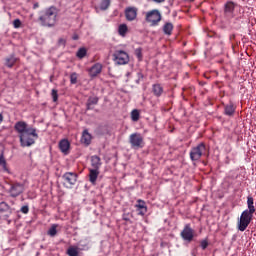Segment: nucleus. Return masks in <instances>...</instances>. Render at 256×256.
Masks as SVG:
<instances>
[{
    "label": "nucleus",
    "mask_w": 256,
    "mask_h": 256,
    "mask_svg": "<svg viewBox=\"0 0 256 256\" xmlns=\"http://www.w3.org/2000/svg\"><path fill=\"white\" fill-rule=\"evenodd\" d=\"M20 211L24 213V215H27V213H29V206H22Z\"/></svg>",
    "instance_id": "4c0bfd02"
},
{
    "label": "nucleus",
    "mask_w": 256,
    "mask_h": 256,
    "mask_svg": "<svg viewBox=\"0 0 256 256\" xmlns=\"http://www.w3.org/2000/svg\"><path fill=\"white\" fill-rule=\"evenodd\" d=\"M247 207L248 209H246L247 213H251L252 215L255 213V202L253 200V197L248 196L247 197Z\"/></svg>",
    "instance_id": "412c9836"
},
{
    "label": "nucleus",
    "mask_w": 256,
    "mask_h": 256,
    "mask_svg": "<svg viewBox=\"0 0 256 256\" xmlns=\"http://www.w3.org/2000/svg\"><path fill=\"white\" fill-rule=\"evenodd\" d=\"M66 253H67L68 256H79V248L75 247V246H70L67 249Z\"/></svg>",
    "instance_id": "bb28decb"
},
{
    "label": "nucleus",
    "mask_w": 256,
    "mask_h": 256,
    "mask_svg": "<svg viewBox=\"0 0 256 256\" xmlns=\"http://www.w3.org/2000/svg\"><path fill=\"white\" fill-rule=\"evenodd\" d=\"M48 235L50 237H55L57 235V224H53L50 229L48 230Z\"/></svg>",
    "instance_id": "473e14b6"
},
{
    "label": "nucleus",
    "mask_w": 256,
    "mask_h": 256,
    "mask_svg": "<svg viewBox=\"0 0 256 256\" xmlns=\"http://www.w3.org/2000/svg\"><path fill=\"white\" fill-rule=\"evenodd\" d=\"M33 9H39V2L33 4Z\"/></svg>",
    "instance_id": "79ce46f5"
},
{
    "label": "nucleus",
    "mask_w": 256,
    "mask_h": 256,
    "mask_svg": "<svg viewBox=\"0 0 256 256\" xmlns=\"http://www.w3.org/2000/svg\"><path fill=\"white\" fill-rule=\"evenodd\" d=\"M52 95V99L54 101V103H57L58 99H59V94L57 93V90L53 89L51 92Z\"/></svg>",
    "instance_id": "f704fd0d"
},
{
    "label": "nucleus",
    "mask_w": 256,
    "mask_h": 256,
    "mask_svg": "<svg viewBox=\"0 0 256 256\" xmlns=\"http://www.w3.org/2000/svg\"><path fill=\"white\" fill-rule=\"evenodd\" d=\"M72 39H73L74 41H77V39H79V36H78L77 34H75V35L72 37Z\"/></svg>",
    "instance_id": "c03bdc74"
},
{
    "label": "nucleus",
    "mask_w": 256,
    "mask_h": 256,
    "mask_svg": "<svg viewBox=\"0 0 256 256\" xmlns=\"http://www.w3.org/2000/svg\"><path fill=\"white\" fill-rule=\"evenodd\" d=\"M97 103H99V97H89L86 103L87 111H91V109H93V105H97Z\"/></svg>",
    "instance_id": "aec40b11"
},
{
    "label": "nucleus",
    "mask_w": 256,
    "mask_h": 256,
    "mask_svg": "<svg viewBox=\"0 0 256 256\" xmlns=\"http://www.w3.org/2000/svg\"><path fill=\"white\" fill-rule=\"evenodd\" d=\"M91 166L93 167L92 169L99 170L101 169V158L99 156H92L91 157Z\"/></svg>",
    "instance_id": "4be33fe9"
},
{
    "label": "nucleus",
    "mask_w": 256,
    "mask_h": 256,
    "mask_svg": "<svg viewBox=\"0 0 256 256\" xmlns=\"http://www.w3.org/2000/svg\"><path fill=\"white\" fill-rule=\"evenodd\" d=\"M152 92L155 97H161V95H163V86H161V84H154L152 86Z\"/></svg>",
    "instance_id": "5701e85b"
},
{
    "label": "nucleus",
    "mask_w": 256,
    "mask_h": 256,
    "mask_svg": "<svg viewBox=\"0 0 256 256\" xmlns=\"http://www.w3.org/2000/svg\"><path fill=\"white\" fill-rule=\"evenodd\" d=\"M0 165H3V166L6 165L5 158L3 157V154H0Z\"/></svg>",
    "instance_id": "ea45409f"
},
{
    "label": "nucleus",
    "mask_w": 256,
    "mask_h": 256,
    "mask_svg": "<svg viewBox=\"0 0 256 256\" xmlns=\"http://www.w3.org/2000/svg\"><path fill=\"white\" fill-rule=\"evenodd\" d=\"M129 143L132 149H143L145 147V140L141 133H133L129 136Z\"/></svg>",
    "instance_id": "20e7f679"
},
{
    "label": "nucleus",
    "mask_w": 256,
    "mask_h": 256,
    "mask_svg": "<svg viewBox=\"0 0 256 256\" xmlns=\"http://www.w3.org/2000/svg\"><path fill=\"white\" fill-rule=\"evenodd\" d=\"M3 123V114H0V125Z\"/></svg>",
    "instance_id": "49530a36"
},
{
    "label": "nucleus",
    "mask_w": 256,
    "mask_h": 256,
    "mask_svg": "<svg viewBox=\"0 0 256 256\" xmlns=\"http://www.w3.org/2000/svg\"><path fill=\"white\" fill-rule=\"evenodd\" d=\"M62 179L65 181L66 185H69L68 187H71L72 185H75L77 183V173L74 172H66Z\"/></svg>",
    "instance_id": "9d476101"
},
{
    "label": "nucleus",
    "mask_w": 256,
    "mask_h": 256,
    "mask_svg": "<svg viewBox=\"0 0 256 256\" xmlns=\"http://www.w3.org/2000/svg\"><path fill=\"white\" fill-rule=\"evenodd\" d=\"M86 55H87V49L85 48H80L76 53V57H78V59H83Z\"/></svg>",
    "instance_id": "2f4dec72"
},
{
    "label": "nucleus",
    "mask_w": 256,
    "mask_h": 256,
    "mask_svg": "<svg viewBox=\"0 0 256 256\" xmlns=\"http://www.w3.org/2000/svg\"><path fill=\"white\" fill-rule=\"evenodd\" d=\"M99 170L97 169H93L90 168L89 169V181L90 183H92L93 185H95V183H97V177H99Z\"/></svg>",
    "instance_id": "6ab92c4d"
},
{
    "label": "nucleus",
    "mask_w": 256,
    "mask_h": 256,
    "mask_svg": "<svg viewBox=\"0 0 256 256\" xmlns=\"http://www.w3.org/2000/svg\"><path fill=\"white\" fill-rule=\"evenodd\" d=\"M93 139V136L89 133V130H84L82 132V137H81V143L84 145H91V140Z\"/></svg>",
    "instance_id": "f3484780"
},
{
    "label": "nucleus",
    "mask_w": 256,
    "mask_h": 256,
    "mask_svg": "<svg viewBox=\"0 0 256 256\" xmlns=\"http://www.w3.org/2000/svg\"><path fill=\"white\" fill-rule=\"evenodd\" d=\"M8 221V224H10L11 223V220H7Z\"/></svg>",
    "instance_id": "09e8293b"
},
{
    "label": "nucleus",
    "mask_w": 256,
    "mask_h": 256,
    "mask_svg": "<svg viewBox=\"0 0 256 256\" xmlns=\"http://www.w3.org/2000/svg\"><path fill=\"white\" fill-rule=\"evenodd\" d=\"M154 3H165V0H152Z\"/></svg>",
    "instance_id": "37998d69"
},
{
    "label": "nucleus",
    "mask_w": 256,
    "mask_h": 256,
    "mask_svg": "<svg viewBox=\"0 0 256 256\" xmlns=\"http://www.w3.org/2000/svg\"><path fill=\"white\" fill-rule=\"evenodd\" d=\"M200 247H201V249H203V251H205V249H207V247H209V242L207 240H202L200 242Z\"/></svg>",
    "instance_id": "c9c22d12"
},
{
    "label": "nucleus",
    "mask_w": 256,
    "mask_h": 256,
    "mask_svg": "<svg viewBox=\"0 0 256 256\" xmlns=\"http://www.w3.org/2000/svg\"><path fill=\"white\" fill-rule=\"evenodd\" d=\"M207 153V146L205 143H200L196 147H193L190 151V159L191 161H199L201 157L206 155Z\"/></svg>",
    "instance_id": "7ed1b4c3"
},
{
    "label": "nucleus",
    "mask_w": 256,
    "mask_h": 256,
    "mask_svg": "<svg viewBox=\"0 0 256 256\" xmlns=\"http://www.w3.org/2000/svg\"><path fill=\"white\" fill-rule=\"evenodd\" d=\"M111 5V0H101L100 9L101 11H107Z\"/></svg>",
    "instance_id": "c756f323"
},
{
    "label": "nucleus",
    "mask_w": 256,
    "mask_h": 256,
    "mask_svg": "<svg viewBox=\"0 0 256 256\" xmlns=\"http://www.w3.org/2000/svg\"><path fill=\"white\" fill-rule=\"evenodd\" d=\"M185 1H188V3H193V1L195 0H185Z\"/></svg>",
    "instance_id": "de8ad7c7"
},
{
    "label": "nucleus",
    "mask_w": 256,
    "mask_h": 256,
    "mask_svg": "<svg viewBox=\"0 0 256 256\" xmlns=\"http://www.w3.org/2000/svg\"><path fill=\"white\" fill-rule=\"evenodd\" d=\"M140 117H141V113L139 112L138 109H134L131 111V120L134 123H137V121H139Z\"/></svg>",
    "instance_id": "cd10ccee"
},
{
    "label": "nucleus",
    "mask_w": 256,
    "mask_h": 256,
    "mask_svg": "<svg viewBox=\"0 0 256 256\" xmlns=\"http://www.w3.org/2000/svg\"><path fill=\"white\" fill-rule=\"evenodd\" d=\"M180 235L184 241L191 243L195 237V231L191 228V224H186Z\"/></svg>",
    "instance_id": "1a4fd4ad"
},
{
    "label": "nucleus",
    "mask_w": 256,
    "mask_h": 256,
    "mask_svg": "<svg viewBox=\"0 0 256 256\" xmlns=\"http://www.w3.org/2000/svg\"><path fill=\"white\" fill-rule=\"evenodd\" d=\"M134 54L137 57L138 61H143V48H136Z\"/></svg>",
    "instance_id": "7c9ffc66"
},
{
    "label": "nucleus",
    "mask_w": 256,
    "mask_h": 256,
    "mask_svg": "<svg viewBox=\"0 0 256 256\" xmlns=\"http://www.w3.org/2000/svg\"><path fill=\"white\" fill-rule=\"evenodd\" d=\"M252 220H253V214H251L250 212H247V210H244L238 222V230L245 231L247 227H249V224L251 223Z\"/></svg>",
    "instance_id": "423d86ee"
},
{
    "label": "nucleus",
    "mask_w": 256,
    "mask_h": 256,
    "mask_svg": "<svg viewBox=\"0 0 256 256\" xmlns=\"http://www.w3.org/2000/svg\"><path fill=\"white\" fill-rule=\"evenodd\" d=\"M57 15H59L57 7L50 6L39 12L38 21L42 27H55Z\"/></svg>",
    "instance_id": "f257e3e1"
},
{
    "label": "nucleus",
    "mask_w": 256,
    "mask_h": 256,
    "mask_svg": "<svg viewBox=\"0 0 256 256\" xmlns=\"http://www.w3.org/2000/svg\"><path fill=\"white\" fill-rule=\"evenodd\" d=\"M161 19V12H159L157 9L146 12L145 20L147 23H150L151 27H157Z\"/></svg>",
    "instance_id": "39448f33"
},
{
    "label": "nucleus",
    "mask_w": 256,
    "mask_h": 256,
    "mask_svg": "<svg viewBox=\"0 0 256 256\" xmlns=\"http://www.w3.org/2000/svg\"><path fill=\"white\" fill-rule=\"evenodd\" d=\"M13 26L15 29H19V27H21V20L20 19H15L13 21Z\"/></svg>",
    "instance_id": "e433bc0d"
},
{
    "label": "nucleus",
    "mask_w": 256,
    "mask_h": 256,
    "mask_svg": "<svg viewBox=\"0 0 256 256\" xmlns=\"http://www.w3.org/2000/svg\"><path fill=\"white\" fill-rule=\"evenodd\" d=\"M113 57L117 65H127L129 63V54L123 50H116Z\"/></svg>",
    "instance_id": "0eeeda50"
},
{
    "label": "nucleus",
    "mask_w": 256,
    "mask_h": 256,
    "mask_svg": "<svg viewBox=\"0 0 256 256\" xmlns=\"http://www.w3.org/2000/svg\"><path fill=\"white\" fill-rule=\"evenodd\" d=\"M65 43H67V41L65 39H63V38H60L58 40V45H62L63 47H65Z\"/></svg>",
    "instance_id": "58836bf2"
},
{
    "label": "nucleus",
    "mask_w": 256,
    "mask_h": 256,
    "mask_svg": "<svg viewBox=\"0 0 256 256\" xmlns=\"http://www.w3.org/2000/svg\"><path fill=\"white\" fill-rule=\"evenodd\" d=\"M137 211H138V215H140L141 217L145 216V214L147 213V205L145 204L144 200H137V204L135 205Z\"/></svg>",
    "instance_id": "2eb2a0df"
},
{
    "label": "nucleus",
    "mask_w": 256,
    "mask_h": 256,
    "mask_svg": "<svg viewBox=\"0 0 256 256\" xmlns=\"http://www.w3.org/2000/svg\"><path fill=\"white\" fill-rule=\"evenodd\" d=\"M138 11L137 7H127L125 9V17L127 21H135V19H137Z\"/></svg>",
    "instance_id": "f8f14e48"
},
{
    "label": "nucleus",
    "mask_w": 256,
    "mask_h": 256,
    "mask_svg": "<svg viewBox=\"0 0 256 256\" xmlns=\"http://www.w3.org/2000/svg\"><path fill=\"white\" fill-rule=\"evenodd\" d=\"M15 63H17V58H15V56H10L8 58H6V67H9V69H11V67H13V65H15Z\"/></svg>",
    "instance_id": "c85d7f7f"
},
{
    "label": "nucleus",
    "mask_w": 256,
    "mask_h": 256,
    "mask_svg": "<svg viewBox=\"0 0 256 256\" xmlns=\"http://www.w3.org/2000/svg\"><path fill=\"white\" fill-rule=\"evenodd\" d=\"M0 213H11V206L7 202H0Z\"/></svg>",
    "instance_id": "a878e982"
},
{
    "label": "nucleus",
    "mask_w": 256,
    "mask_h": 256,
    "mask_svg": "<svg viewBox=\"0 0 256 256\" xmlns=\"http://www.w3.org/2000/svg\"><path fill=\"white\" fill-rule=\"evenodd\" d=\"M138 79H143V73H138Z\"/></svg>",
    "instance_id": "a18cd8bd"
},
{
    "label": "nucleus",
    "mask_w": 256,
    "mask_h": 256,
    "mask_svg": "<svg viewBox=\"0 0 256 256\" xmlns=\"http://www.w3.org/2000/svg\"><path fill=\"white\" fill-rule=\"evenodd\" d=\"M23 191H25V185L19 182H14L10 184V188L8 189L10 197L13 198L19 197V195H21Z\"/></svg>",
    "instance_id": "6e6552de"
},
{
    "label": "nucleus",
    "mask_w": 256,
    "mask_h": 256,
    "mask_svg": "<svg viewBox=\"0 0 256 256\" xmlns=\"http://www.w3.org/2000/svg\"><path fill=\"white\" fill-rule=\"evenodd\" d=\"M122 219L123 221H131V219L129 218V214H123Z\"/></svg>",
    "instance_id": "a19ab883"
},
{
    "label": "nucleus",
    "mask_w": 256,
    "mask_h": 256,
    "mask_svg": "<svg viewBox=\"0 0 256 256\" xmlns=\"http://www.w3.org/2000/svg\"><path fill=\"white\" fill-rule=\"evenodd\" d=\"M14 129L15 131H17L19 135H23V133L29 131V127H27V124L25 121L16 122V124L14 125Z\"/></svg>",
    "instance_id": "4468645a"
},
{
    "label": "nucleus",
    "mask_w": 256,
    "mask_h": 256,
    "mask_svg": "<svg viewBox=\"0 0 256 256\" xmlns=\"http://www.w3.org/2000/svg\"><path fill=\"white\" fill-rule=\"evenodd\" d=\"M77 79H78L77 72H73V73L70 75V83H71V85L77 84Z\"/></svg>",
    "instance_id": "72a5a7b5"
},
{
    "label": "nucleus",
    "mask_w": 256,
    "mask_h": 256,
    "mask_svg": "<svg viewBox=\"0 0 256 256\" xmlns=\"http://www.w3.org/2000/svg\"><path fill=\"white\" fill-rule=\"evenodd\" d=\"M235 7H237V4L233 1H228L224 5V13L227 15V17H233V13H235Z\"/></svg>",
    "instance_id": "ddd939ff"
},
{
    "label": "nucleus",
    "mask_w": 256,
    "mask_h": 256,
    "mask_svg": "<svg viewBox=\"0 0 256 256\" xmlns=\"http://www.w3.org/2000/svg\"><path fill=\"white\" fill-rule=\"evenodd\" d=\"M19 139L21 147H31L39 139V134H37V129L29 127L27 131L19 135Z\"/></svg>",
    "instance_id": "f03ea898"
},
{
    "label": "nucleus",
    "mask_w": 256,
    "mask_h": 256,
    "mask_svg": "<svg viewBox=\"0 0 256 256\" xmlns=\"http://www.w3.org/2000/svg\"><path fill=\"white\" fill-rule=\"evenodd\" d=\"M128 32L129 27H127V24H120L118 26V35H120V37H126Z\"/></svg>",
    "instance_id": "b1692460"
},
{
    "label": "nucleus",
    "mask_w": 256,
    "mask_h": 256,
    "mask_svg": "<svg viewBox=\"0 0 256 256\" xmlns=\"http://www.w3.org/2000/svg\"><path fill=\"white\" fill-rule=\"evenodd\" d=\"M224 114L228 117H233V115H235V104H233V102H230L229 104L225 105Z\"/></svg>",
    "instance_id": "a211bd4d"
},
{
    "label": "nucleus",
    "mask_w": 256,
    "mask_h": 256,
    "mask_svg": "<svg viewBox=\"0 0 256 256\" xmlns=\"http://www.w3.org/2000/svg\"><path fill=\"white\" fill-rule=\"evenodd\" d=\"M101 71H103V64L95 63L90 69H88V75L94 79V77L101 75Z\"/></svg>",
    "instance_id": "9b49d317"
},
{
    "label": "nucleus",
    "mask_w": 256,
    "mask_h": 256,
    "mask_svg": "<svg viewBox=\"0 0 256 256\" xmlns=\"http://www.w3.org/2000/svg\"><path fill=\"white\" fill-rule=\"evenodd\" d=\"M70 147H71V144L69 143V140H67V139H63L59 142V149L65 155H67V153H69Z\"/></svg>",
    "instance_id": "dca6fc26"
},
{
    "label": "nucleus",
    "mask_w": 256,
    "mask_h": 256,
    "mask_svg": "<svg viewBox=\"0 0 256 256\" xmlns=\"http://www.w3.org/2000/svg\"><path fill=\"white\" fill-rule=\"evenodd\" d=\"M163 31L165 35H171V33H173V23L171 22L165 23L163 26Z\"/></svg>",
    "instance_id": "393cba45"
}]
</instances>
